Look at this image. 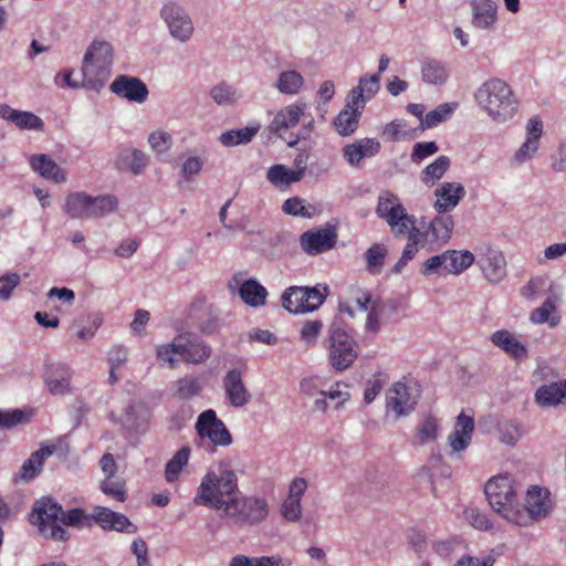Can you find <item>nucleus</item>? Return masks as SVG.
Masks as SVG:
<instances>
[{"label":"nucleus","mask_w":566,"mask_h":566,"mask_svg":"<svg viewBox=\"0 0 566 566\" xmlns=\"http://www.w3.org/2000/svg\"><path fill=\"white\" fill-rule=\"evenodd\" d=\"M193 503L209 507L220 518L240 526L259 525L270 514L266 499L244 495L239 488L235 471L224 461H220L216 469L202 476Z\"/></svg>","instance_id":"f257e3e1"},{"label":"nucleus","mask_w":566,"mask_h":566,"mask_svg":"<svg viewBox=\"0 0 566 566\" xmlns=\"http://www.w3.org/2000/svg\"><path fill=\"white\" fill-rule=\"evenodd\" d=\"M474 99L489 117L500 124L511 120L518 111V99L513 90L497 77L482 83L474 93Z\"/></svg>","instance_id":"f03ea898"},{"label":"nucleus","mask_w":566,"mask_h":566,"mask_svg":"<svg viewBox=\"0 0 566 566\" xmlns=\"http://www.w3.org/2000/svg\"><path fill=\"white\" fill-rule=\"evenodd\" d=\"M113 48L105 41H93L82 62L84 88L98 93L112 74Z\"/></svg>","instance_id":"7ed1b4c3"},{"label":"nucleus","mask_w":566,"mask_h":566,"mask_svg":"<svg viewBox=\"0 0 566 566\" xmlns=\"http://www.w3.org/2000/svg\"><path fill=\"white\" fill-rule=\"evenodd\" d=\"M118 208L114 195L91 196L84 191H74L66 196L64 212L72 219H101Z\"/></svg>","instance_id":"20e7f679"},{"label":"nucleus","mask_w":566,"mask_h":566,"mask_svg":"<svg viewBox=\"0 0 566 566\" xmlns=\"http://www.w3.org/2000/svg\"><path fill=\"white\" fill-rule=\"evenodd\" d=\"M62 513L61 504L49 496H43L34 502L30 523L38 526L43 537L55 542H65L70 538V534L60 525Z\"/></svg>","instance_id":"39448f33"},{"label":"nucleus","mask_w":566,"mask_h":566,"mask_svg":"<svg viewBox=\"0 0 566 566\" xmlns=\"http://www.w3.org/2000/svg\"><path fill=\"white\" fill-rule=\"evenodd\" d=\"M484 492L490 506L507 522L512 523V514L517 509V484L510 474H499L491 478Z\"/></svg>","instance_id":"423d86ee"},{"label":"nucleus","mask_w":566,"mask_h":566,"mask_svg":"<svg viewBox=\"0 0 566 566\" xmlns=\"http://www.w3.org/2000/svg\"><path fill=\"white\" fill-rule=\"evenodd\" d=\"M553 510L551 492L546 488L531 486L525 494L524 505H517L512 514V523L518 526H528L535 521L545 518Z\"/></svg>","instance_id":"0eeeda50"},{"label":"nucleus","mask_w":566,"mask_h":566,"mask_svg":"<svg viewBox=\"0 0 566 566\" xmlns=\"http://www.w3.org/2000/svg\"><path fill=\"white\" fill-rule=\"evenodd\" d=\"M328 295L326 285L290 286L282 296V306L293 314L311 313L321 307Z\"/></svg>","instance_id":"6e6552de"},{"label":"nucleus","mask_w":566,"mask_h":566,"mask_svg":"<svg viewBox=\"0 0 566 566\" xmlns=\"http://www.w3.org/2000/svg\"><path fill=\"white\" fill-rule=\"evenodd\" d=\"M376 213L388 223L396 235L406 234L409 224L416 223V218L408 214L398 196L389 190L380 192Z\"/></svg>","instance_id":"1a4fd4ad"},{"label":"nucleus","mask_w":566,"mask_h":566,"mask_svg":"<svg viewBox=\"0 0 566 566\" xmlns=\"http://www.w3.org/2000/svg\"><path fill=\"white\" fill-rule=\"evenodd\" d=\"M159 15L174 40L186 43L192 38L195 24L189 12L181 3L175 0L164 2Z\"/></svg>","instance_id":"9d476101"},{"label":"nucleus","mask_w":566,"mask_h":566,"mask_svg":"<svg viewBox=\"0 0 566 566\" xmlns=\"http://www.w3.org/2000/svg\"><path fill=\"white\" fill-rule=\"evenodd\" d=\"M328 354L332 367L337 371L349 368L357 358L356 343L340 328L329 331Z\"/></svg>","instance_id":"9b49d317"},{"label":"nucleus","mask_w":566,"mask_h":566,"mask_svg":"<svg viewBox=\"0 0 566 566\" xmlns=\"http://www.w3.org/2000/svg\"><path fill=\"white\" fill-rule=\"evenodd\" d=\"M420 397V390L416 384L397 381L386 394V408L396 417H407L416 408Z\"/></svg>","instance_id":"f8f14e48"},{"label":"nucleus","mask_w":566,"mask_h":566,"mask_svg":"<svg viewBox=\"0 0 566 566\" xmlns=\"http://www.w3.org/2000/svg\"><path fill=\"white\" fill-rule=\"evenodd\" d=\"M543 134L544 124L542 119L539 116H532L525 125V139L511 157L510 166L518 168L533 160L538 153Z\"/></svg>","instance_id":"ddd939ff"},{"label":"nucleus","mask_w":566,"mask_h":566,"mask_svg":"<svg viewBox=\"0 0 566 566\" xmlns=\"http://www.w3.org/2000/svg\"><path fill=\"white\" fill-rule=\"evenodd\" d=\"M195 428L199 438L208 439L213 446L228 447L232 443L231 433L213 409L202 411Z\"/></svg>","instance_id":"4468645a"},{"label":"nucleus","mask_w":566,"mask_h":566,"mask_svg":"<svg viewBox=\"0 0 566 566\" xmlns=\"http://www.w3.org/2000/svg\"><path fill=\"white\" fill-rule=\"evenodd\" d=\"M73 369L64 363H50L45 365L43 380L48 391L53 396L73 394Z\"/></svg>","instance_id":"2eb2a0df"},{"label":"nucleus","mask_w":566,"mask_h":566,"mask_svg":"<svg viewBox=\"0 0 566 566\" xmlns=\"http://www.w3.org/2000/svg\"><path fill=\"white\" fill-rule=\"evenodd\" d=\"M244 369L231 368L222 377V388L229 403L233 408L247 406L252 396L243 381Z\"/></svg>","instance_id":"dca6fc26"},{"label":"nucleus","mask_w":566,"mask_h":566,"mask_svg":"<svg viewBox=\"0 0 566 566\" xmlns=\"http://www.w3.org/2000/svg\"><path fill=\"white\" fill-rule=\"evenodd\" d=\"M337 241V232L332 227L307 230L300 237V245L308 255H317L332 250Z\"/></svg>","instance_id":"f3484780"},{"label":"nucleus","mask_w":566,"mask_h":566,"mask_svg":"<svg viewBox=\"0 0 566 566\" xmlns=\"http://www.w3.org/2000/svg\"><path fill=\"white\" fill-rule=\"evenodd\" d=\"M476 263L491 283H499L506 275L505 258L496 248L481 247L476 253Z\"/></svg>","instance_id":"a211bd4d"},{"label":"nucleus","mask_w":566,"mask_h":566,"mask_svg":"<svg viewBox=\"0 0 566 566\" xmlns=\"http://www.w3.org/2000/svg\"><path fill=\"white\" fill-rule=\"evenodd\" d=\"M109 90L118 97L137 104H143L149 95L146 84L140 78L130 75L116 76L111 83Z\"/></svg>","instance_id":"6ab92c4d"},{"label":"nucleus","mask_w":566,"mask_h":566,"mask_svg":"<svg viewBox=\"0 0 566 566\" xmlns=\"http://www.w3.org/2000/svg\"><path fill=\"white\" fill-rule=\"evenodd\" d=\"M92 517V522L96 523L103 531L135 534L138 530L126 515L105 506H95Z\"/></svg>","instance_id":"aec40b11"},{"label":"nucleus","mask_w":566,"mask_h":566,"mask_svg":"<svg viewBox=\"0 0 566 566\" xmlns=\"http://www.w3.org/2000/svg\"><path fill=\"white\" fill-rule=\"evenodd\" d=\"M177 337L179 344L177 347H179L180 357L184 361L198 365L210 357L211 347L191 333H181Z\"/></svg>","instance_id":"412c9836"},{"label":"nucleus","mask_w":566,"mask_h":566,"mask_svg":"<svg viewBox=\"0 0 566 566\" xmlns=\"http://www.w3.org/2000/svg\"><path fill=\"white\" fill-rule=\"evenodd\" d=\"M433 208L438 213L452 211L465 196V189L460 182H443L434 190Z\"/></svg>","instance_id":"4be33fe9"},{"label":"nucleus","mask_w":566,"mask_h":566,"mask_svg":"<svg viewBox=\"0 0 566 566\" xmlns=\"http://www.w3.org/2000/svg\"><path fill=\"white\" fill-rule=\"evenodd\" d=\"M380 143L376 138H360L343 147V157L352 167H360L365 158L376 156L380 151Z\"/></svg>","instance_id":"5701e85b"},{"label":"nucleus","mask_w":566,"mask_h":566,"mask_svg":"<svg viewBox=\"0 0 566 566\" xmlns=\"http://www.w3.org/2000/svg\"><path fill=\"white\" fill-rule=\"evenodd\" d=\"M306 103L290 104L281 108L272 119L269 129L282 137L283 133L295 127L305 115Z\"/></svg>","instance_id":"b1692460"},{"label":"nucleus","mask_w":566,"mask_h":566,"mask_svg":"<svg viewBox=\"0 0 566 566\" xmlns=\"http://www.w3.org/2000/svg\"><path fill=\"white\" fill-rule=\"evenodd\" d=\"M471 23L476 30L489 31L497 21V4L494 0H471Z\"/></svg>","instance_id":"393cba45"},{"label":"nucleus","mask_w":566,"mask_h":566,"mask_svg":"<svg viewBox=\"0 0 566 566\" xmlns=\"http://www.w3.org/2000/svg\"><path fill=\"white\" fill-rule=\"evenodd\" d=\"M0 118L13 124L19 129L40 132L44 122L35 114L28 111L14 109L8 104H0Z\"/></svg>","instance_id":"a878e982"},{"label":"nucleus","mask_w":566,"mask_h":566,"mask_svg":"<svg viewBox=\"0 0 566 566\" xmlns=\"http://www.w3.org/2000/svg\"><path fill=\"white\" fill-rule=\"evenodd\" d=\"M29 164L33 171L42 178L55 184H63L67 180V172L60 167L49 155L36 154L29 158Z\"/></svg>","instance_id":"bb28decb"},{"label":"nucleus","mask_w":566,"mask_h":566,"mask_svg":"<svg viewBox=\"0 0 566 566\" xmlns=\"http://www.w3.org/2000/svg\"><path fill=\"white\" fill-rule=\"evenodd\" d=\"M473 430V418L461 412L457 417L453 431L448 437L450 448L455 452L465 450L471 443Z\"/></svg>","instance_id":"cd10ccee"},{"label":"nucleus","mask_w":566,"mask_h":566,"mask_svg":"<svg viewBox=\"0 0 566 566\" xmlns=\"http://www.w3.org/2000/svg\"><path fill=\"white\" fill-rule=\"evenodd\" d=\"M190 317L199 331L203 334H213L221 326L217 310L210 305H193L191 308Z\"/></svg>","instance_id":"c85d7f7f"},{"label":"nucleus","mask_w":566,"mask_h":566,"mask_svg":"<svg viewBox=\"0 0 566 566\" xmlns=\"http://www.w3.org/2000/svg\"><path fill=\"white\" fill-rule=\"evenodd\" d=\"M420 74L423 83L433 86H441L449 78L447 65L437 59L424 57L420 61Z\"/></svg>","instance_id":"c756f323"},{"label":"nucleus","mask_w":566,"mask_h":566,"mask_svg":"<svg viewBox=\"0 0 566 566\" xmlns=\"http://www.w3.org/2000/svg\"><path fill=\"white\" fill-rule=\"evenodd\" d=\"M559 291L553 294H548L538 308H535L530 316L533 324L548 323L551 327H555L559 324L560 317L558 315H552L556 310V304L559 302Z\"/></svg>","instance_id":"7c9ffc66"},{"label":"nucleus","mask_w":566,"mask_h":566,"mask_svg":"<svg viewBox=\"0 0 566 566\" xmlns=\"http://www.w3.org/2000/svg\"><path fill=\"white\" fill-rule=\"evenodd\" d=\"M440 216L434 217L428 227L429 234L431 235L430 241L437 245L446 244L450 238L454 227L453 218L447 213H439Z\"/></svg>","instance_id":"2f4dec72"},{"label":"nucleus","mask_w":566,"mask_h":566,"mask_svg":"<svg viewBox=\"0 0 566 566\" xmlns=\"http://www.w3.org/2000/svg\"><path fill=\"white\" fill-rule=\"evenodd\" d=\"M239 295L247 305L260 307L266 302L268 291L258 280L249 279L240 285Z\"/></svg>","instance_id":"473e14b6"},{"label":"nucleus","mask_w":566,"mask_h":566,"mask_svg":"<svg viewBox=\"0 0 566 566\" xmlns=\"http://www.w3.org/2000/svg\"><path fill=\"white\" fill-rule=\"evenodd\" d=\"M492 343L502 348L515 359H522L527 356L526 347L507 331H496L491 337Z\"/></svg>","instance_id":"72a5a7b5"},{"label":"nucleus","mask_w":566,"mask_h":566,"mask_svg":"<svg viewBox=\"0 0 566 566\" xmlns=\"http://www.w3.org/2000/svg\"><path fill=\"white\" fill-rule=\"evenodd\" d=\"M54 451V446H46L33 452L21 467V479L30 481L36 476L42 470L43 461L52 455Z\"/></svg>","instance_id":"f704fd0d"},{"label":"nucleus","mask_w":566,"mask_h":566,"mask_svg":"<svg viewBox=\"0 0 566 566\" xmlns=\"http://www.w3.org/2000/svg\"><path fill=\"white\" fill-rule=\"evenodd\" d=\"M210 98L218 106H231L242 98V93L233 85L222 81L213 85L209 91Z\"/></svg>","instance_id":"c9c22d12"},{"label":"nucleus","mask_w":566,"mask_h":566,"mask_svg":"<svg viewBox=\"0 0 566 566\" xmlns=\"http://www.w3.org/2000/svg\"><path fill=\"white\" fill-rule=\"evenodd\" d=\"M266 179L275 188L286 189L292 184L300 181V172H294L285 165L275 164L268 169Z\"/></svg>","instance_id":"e433bc0d"},{"label":"nucleus","mask_w":566,"mask_h":566,"mask_svg":"<svg viewBox=\"0 0 566 566\" xmlns=\"http://www.w3.org/2000/svg\"><path fill=\"white\" fill-rule=\"evenodd\" d=\"M558 291V286L548 277L536 276L522 289V295L530 301H534L541 296H547Z\"/></svg>","instance_id":"4c0bfd02"},{"label":"nucleus","mask_w":566,"mask_h":566,"mask_svg":"<svg viewBox=\"0 0 566 566\" xmlns=\"http://www.w3.org/2000/svg\"><path fill=\"white\" fill-rule=\"evenodd\" d=\"M303 75L295 70L283 71L279 74L275 88L285 95H297L304 86Z\"/></svg>","instance_id":"58836bf2"},{"label":"nucleus","mask_w":566,"mask_h":566,"mask_svg":"<svg viewBox=\"0 0 566 566\" xmlns=\"http://www.w3.org/2000/svg\"><path fill=\"white\" fill-rule=\"evenodd\" d=\"M229 566H292V560L280 555L261 557L237 555L231 558Z\"/></svg>","instance_id":"ea45409f"},{"label":"nucleus","mask_w":566,"mask_h":566,"mask_svg":"<svg viewBox=\"0 0 566 566\" xmlns=\"http://www.w3.org/2000/svg\"><path fill=\"white\" fill-rule=\"evenodd\" d=\"M439 434V421L433 416H427L421 420L412 439L415 446H424L434 442Z\"/></svg>","instance_id":"a19ab883"},{"label":"nucleus","mask_w":566,"mask_h":566,"mask_svg":"<svg viewBox=\"0 0 566 566\" xmlns=\"http://www.w3.org/2000/svg\"><path fill=\"white\" fill-rule=\"evenodd\" d=\"M260 130V125L247 126L238 129H230L219 137L220 143L226 147L249 144Z\"/></svg>","instance_id":"79ce46f5"},{"label":"nucleus","mask_w":566,"mask_h":566,"mask_svg":"<svg viewBox=\"0 0 566 566\" xmlns=\"http://www.w3.org/2000/svg\"><path fill=\"white\" fill-rule=\"evenodd\" d=\"M190 453V447L184 446L166 463L164 475L168 483H174L179 479L180 473L189 461Z\"/></svg>","instance_id":"37998d69"},{"label":"nucleus","mask_w":566,"mask_h":566,"mask_svg":"<svg viewBox=\"0 0 566 566\" xmlns=\"http://www.w3.org/2000/svg\"><path fill=\"white\" fill-rule=\"evenodd\" d=\"M360 116L361 114L357 111L349 108L342 109L334 119L336 132L343 137L353 135L358 128Z\"/></svg>","instance_id":"c03bdc74"},{"label":"nucleus","mask_w":566,"mask_h":566,"mask_svg":"<svg viewBox=\"0 0 566 566\" xmlns=\"http://www.w3.org/2000/svg\"><path fill=\"white\" fill-rule=\"evenodd\" d=\"M174 395L181 400H190L199 396L202 391V384L200 379L192 375H187L179 378L174 384Z\"/></svg>","instance_id":"a18cd8bd"},{"label":"nucleus","mask_w":566,"mask_h":566,"mask_svg":"<svg viewBox=\"0 0 566 566\" xmlns=\"http://www.w3.org/2000/svg\"><path fill=\"white\" fill-rule=\"evenodd\" d=\"M563 381L541 386L535 392L539 406H556L563 402Z\"/></svg>","instance_id":"49530a36"},{"label":"nucleus","mask_w":566,"mask_h":566,"mask_svg":"<svg viewBox=\"0 0 566 566\" xmlns=\"http://www.w3.org/2000/svg\"><path fill=\"white\" fill-rule=\"evenodd\" d=\"M458 106L459 103L457 102L442 103L438 105L434 109L426 114L424 119L420 125V128L426 129L438 126L439 124L450 118L454 111L458 108Z\"/></svg>","instance_id":"de8ad7c7"},{"label":"nucleus","mask_w":566,"mask_h":566,"mask_svg":"<svg viewBox=\"0 0 566 566\" xmlns=\"http://www.w3.org/2000/svg\"><path fill=\"white\" fill-rule=\"evenodd\" d=\"M448 274H461L475 261V255L470 251L447 250Z\"/></svg>","instance_id":"09e8293b"},{"label":"nucleus","mask_w":566,"mask_h":566,"mask_svg":"<svg viewBox=\"0 0 566 566\" xmlns=\"http://www.w3.org/2000/svg\"><path fill=\"white\" fill-rule=\"evenodd\" d=\"M450 166V159L447 156H439L433 163L428 165L421 172V181L426 186H433L441 179Z\"/></svg>","instance_id":"8fccbe9b"},{"label":"nucleus","mask_w":566,"mask_h":566,"mask_svg":"<svg viewBox=\"0 0 566 566\" xmlns=\"http://www.w3.org/2000/svg\"><path fill=\"white\" fill-rule=\"evenodd\" d=\"M388 250L380 243L373 244L365 252L366 270L373 274L378 275L381 272Z\"/></svg>","instance_id":"3c124183"},{"label":"nucleus","mask_w":566,"mask_h":566,"mask_svg":"<svg viewBox=\"0 0 566 566\" xmlns=\"http://www.w3.org/2000/svg\"><path fill=\"white\" fill-rule=\"evenodd\" d=\"M122 424L128 431H138L146 422L144 409L140 406L129 405L125 408L120 419Z\"/></svg>","instance_id":"603ef678"},{"label":"nucleus","mask_w":566,"mask_h":566,"mask_svg":"<svg viewBox=\"0 0 566 566\" xmlns=\"http://www.w3.org/2000/svg\"><path fill=\"white\" fill-rule=\"evenodd\" d=\"M178 337L176 336L171 343L159 345L156 348V356L161 366H168L174 369L177 366L176 355L180 356L179 347H177Z\"/></svg>","instance_id":"864d4df0"},{"label":"nucleus","mask_w":566,"mask_h":566,"mask_svg":"<svg viewBox=\"0 0 566 566\" xmlns=\"http://www.w3.org/2000/svg\"><path fill=\"white\" fill-rule=\"evenodd\" d=\"M92 513L86 514L81 509H72L69 511H63V513L60 516V525L64 524L73 527H90L92 526Z\"/></svg>","instance_id":"5fc2aeb1"},{"label":"nucleus","mask_w":566,"mask_h":566,"mask_svg":"<svg viewBox=\"0 0 566 566\" xmlns=\"http://www.w3.org/2000/svg\"><path fill=\"white\" fill-rule=\"evenodd\" d=\"M420 273L424 276L433 274L441 275L448 273V255L447 251L441 254L433 255L426 260L421 265Z\"/></svg>","instance_id":"6e6d98bb"},{"label":"nucleus","mask_w":566,"mask_h":566,"mask_svg":"<svg viewBox=\"0 0 566 566\" xmlns=\"http://www.w3.org/2000/svg\"><path fill=\"white\" fill-rule=\"evenodd\" d=\"M101 490L104 494L118 502H124L127 496L125 482L120 479H105L101 482Z\"/></svg>","instance_id":"4d7b16f0"},{"label":"nucleus","mask_w":566,"mask_h":566,"mask_svg":"<svg viewBox=\"0 0 566 566\" xmlns=\"http://www.w3.org/2000/svg\"><path fill=\"white\" fill-rule=\"evenodd\" d=\"M501 442L507 446H514L522 437L521 427L513 421H504L499 424Z\"/></svg>","instance_id":"13d9d810"},{"label":"nucleus","mask_w":566,"mask_h":566,"mask_svg":"<svg viewBox=\"0 0 566 566\" xmlns=\"http://www.w3.org/2000/svg\"><path fill=\"white\" fill-rule=\"evenodd\" d=\"M203 167V159L199 156H188L181 164L180 177L182 181H190Z\"/></svg>","instance_id":"bf43d9fd"},{"label":"nucleus","mask_w":566,"mask_h":566,"mask_svg":"<svg viewBox=\"0 0 566 566\" xmlns=\"http://www.w3.org/2000/svg\"><path fill=\"white\" fill-rule=\"evenodd\" d=\"M322 328L323 323L321 321H307L301 328V339L305 343L307 347L314 346L322 332Z\"/></svg>","instance_id":"052dcab7"},{"label":"nucleus","mask_w":566,"mask_h":566,"mask_svg":"<svg viewBox=\"0 0 566 566\" xmlns=\"http://www.w3.org/2000/svg\"><path fill=\"white\" fill-rule=\"evenodd\" d=\"M417 233H413L412 235L408 237V242L402 251V254L400 259L397 261V263L392 268V272L396 274H399L402 272L405 266L408 264L409 261H411L416 254H417V241L416 238Z\"/></svg>","instance_id":"680f3d73"},{"label":"nucleus","mask_w":566,"mask_h":566,"mask_svg":"<svg viewBox=\"0 0 566 566\" xmlns=\"http://www.w3.org/2000/svg\"><path fill=\"white\" fill-rule=\"evenodd\" d=\"M357 88L364 93L365 98L370 101L380 88L379 74L364 75L359 78Z\"/></svg>","instance_id":"e2e57ef3"},{"label":"nucleus","mask_w":566,"mask_h":566,"mask_svg":"<svg viewBox=\"0 0 566 566\" xmlns=\"http://www.w3.org/2000/svg\"><path fill=\"white\" fill-rule=\"evenodd\" d=\"M386 384V377L381 374L373 376L367 380L366 388L364 391V400L366 403H371L376 397L380 394Z\"/></svg>","instance_id":"0e129e2a"},{"label":"nucleus","mask_w":566,"mask_h":566,"mask_svg":"<svg viewBox=\"0 0 566 566\" xmlns=\"http://www.w3.org/2000/svg\"><path fill=\"white\" fill-rule=\"evenodd\" d=\"M465 520L476 530L491 531L493 528L492 522L489 517L480 512L478 509H468L464 512Z\"/></svg>","instance_id":"69168bd1"},{"label":"nucleus","mask_w":566,"mask_h":566,"mask_svg":"<svg viewBox=\"0 0 566 566\" xmlns=\"http://www.w3.org/2000/svg\"><path fill=\"white\" fill-rule=\"evenodd\" d=\"M148 143L155 151L163 154L170 148L171 136L167 132L156 130L149 135Z\"/></svg>","instance_id":"338daca9"},{"label":"nucleus","mask_w":566,"mask_h":566,"mask_svg":"<svg viewBox=\"0 0 566 566\" xmlns=\"http://www.w3.org/2000/svg\"><path fill=\"white\" fill-rule=\"evenodd\" d=\"M282 516L289 522H297L302 516L301 501L286 497L281 506Z\"/></svg>","instance_id":"774afa93"}]
</instances>
